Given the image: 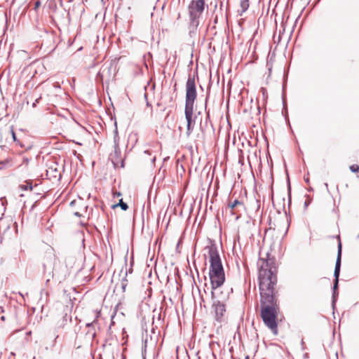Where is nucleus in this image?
Instances as JSON below:
<instances>
[{"label":"nucleus","instance_id":"1","mask_svg":"<svg viewBox=\"0 0 359 359\" xmlns=\"http://www.w3.org/2000/svg\"><path fill=\"white\" fill-rule=\"evenodd\" d=\"M260 294V316L264 325L275 335L278 334V316L280 313L278 290L262 291Z\"/></svg>","mask_w":359,"mask_h":359},{"label":"nucleus","instance_id":"2","mask_svg":"<svg viewBox=\"0 0 359 359\" xmlns=\"http://www.w3.org/2000/svg\"><path fill=\"white\" fill-rule=\"evenodd\" d=\"M257 265L259 270V292L278 290L277 288L278 264L276 257L267 252L265 257H259Z\"/></svg>","mask_w":359,"mask_h":359},{"label":"nucleus","instance_id":"3","mask_svg":"<svg viewBox=\"0 0 359 359\" xmlns=\"http://www.w3.org/2000/svg\"><path fill=\"white\" fill-rule=\"evenodd\" d=\"M205 256H208L210 262L209 277L211 283V295L214 298L215 290L225 281V274L218 248L213 241L204 248Z\"/></svg>","mask_w":359,"mask_h":359},{"label":"nucleus","instance_id":"4","mask_svg":"<svg viewBox=\"0 0 359 359\" xmlns=\"http://www.w3.org/2000/svg\"><path fill=\"white\" fill-rule=\"evenodd\" d=\"M205 0H191L188 5L189 23L188 26L189 35L196 34L199 25V18L205 10Z\"/></svg>","mask_w":359,"mask_h":359},{"label":"nucleus","instance_id":"5","mask_svg":"<svg viewBox=\"0 0 359 359\" xmlns=\"http://www.w3.org/2000/svg\"><path fill=\"white\" fill-rule=\"evenodd\" d=\"M196 97L195 75L189 74L186 83L185 107H194Z\"/></svg>","mask_w":359,"mask_h":359},{"label":"nucleus","instance_id":"6","mask_svg":"<svg viewBox=\"0 0 359 359\" xmlns=\"http://www.w3.org/2000/svg\"><path fill=\"white\" fill-rule=\"evenodd\" d=\"M119 137L118 135L117 130H115V135L114 137V153L110 154V159L115 168L124 167V160L121 157V151L118 144Z\"/></svg>","mask_w":359,"mask_h":359},{"label":"nucleus","instance_id":"7","mask_svg":"<svg viewBox=\"0 0 359 359\" xmlns=\"http://www.w3.org/2000/svg\"><path fill=\"white\" fill-rule=\"evenodd\" d=\"M194 107H185L184 114L187 120V135L189 137L191 134L195 123L196 117H193Z\"/></svg>","mask_w":359,"mask_h":359},{"label":"nucleus","instance_id":"8","mask_svg":"<svg viewBox=\"0 0 359 359\" xmlns=\"http://www.w3.org/2000/svg\"><path fill=\"white\" fill-rule=\"evenodd\" d=\"M227 208L231 209V214L235 215L236 219H238L241 216V211L245 209V205L242 201L238 199H235L233 201L229 200Z\"/></svg>","mask_w":359,"mask_h":359},{"label":"nucleus","instance_id":"9","mask_svg":"<svg viewBox=\"0 0 359 359\" xmlns=\"http://www.w3.org/2000/svg\"><path fill=\"white\" fill-rule=\"evenodd\" d=\"M114 70V68L112 64L104 65L100 68L97 74V76L100 77L102 80L104 79L109 80L114 76V73H113Z\"/></svg>","mask_w":359,"mask_h":359},{"label":"nucleus","instance_id":"10","mask_svg":"<svg viewBox=\"0 0 359 359\" xmlns=\"http://www.w3.org/2000/svg\"><path fill=\"white\" fill-rule=\"evenodd\" d=\"M213 304L212 306L215 309V318L217 321H222L224 315L226 312V306L224 302H220L217 299H215V297L212 298Z\"/></svg>","mask_w":359,"mask_h":359},{"label":"nucleus","instance_id":"11","mask_svg":"<svg viewBox=\"0 0 359 359\" xmlns=\"http://www.w3.org/2000/svg\"><path fill=\"white\" fill-rule=\"evenodd\" d=\"M337 238L339 239V242H338V245H337V257L335 268H334V278H339V274H340L341 262L342 246H341V243L339 236H338Z\"/></svg>","mask_w":359,"mask_h":359},{"label":"nucleus","instance_id":"12","mask_svg":"<svg viewBox=\"0 0 359 359\" xmlns=\"http://www.w3.org/2000/svg\"><path fill=\"white\" fill-rule=\"evenodd\" d=\"M57 167L58 165L54 163L46 170V175L50 180H60L61 178V172Z\"/></svg>","mask_w":359,"mask_h":359},{"label":"nucleus","instance_id":"13","mask_svg":"<svg viewBox=\"0 0 359 359\" xmlns=\"http://www.w3.org/2000/svg\"><path fill=\"white\" fill-rule=\"evenodd\" d=\"M97 320H95L90 323H87L86 326L88 327V331L86 334L90 337L92 339H94L96 335L95 332V326L97 325Z\"/></svg>","mask_w":359,"mask_h":359},{"label":"nucleus","instance_id":"14","mask_svg":"<svg viewBox=\"0 0 359 359\" xmlns=\"http://www.w3.org/2000/svg\"><path fill=\"white\" fill-rule=\"evenodd\" d=\"M43 260H46L47 262L43 264L45 271L49 269L51 270L53 262L55 260V257L54 255L48 254L45 256Z\"/></svg>","mask_w":359,"mask_h":359},{"label":"nucleus","instance_id":"15","mask_svg":"<svg viewBox=\"0 0 359 359\" xmlns=\"http://www.w3.org/2000/svg\"><path fill=\"white\" fill-rule=\"evenodd\" d=\"M250 6L249 0H241L240 2V8L241 10L238 11L240 16H242L243 14L248 9Z\"/></svg>","mask_w":359,"mask_h":359},{"label":"nucleus","instance_id":"16","mask_svg":"<svg viewBox=\"0 0 359 359\" xmlns=\"http://www.w3.org/2000/svg\"><path fill=\"white\" fill-rule=\"evenodd\" d=\"M118 206H120L121 208L123 210H127L128 208V205H127V203H126L125 202L123 201V199H121L118 202V203H116V204H114L111 206V208L113 209L116 208V207Z\"/></svg>","mask_w":359,"mask_h":359},{"label":"nucleus","instance_id":"17","mask_svg":"<svg viewBox=\"0 0 359 359\" xmlns=\"http://www.w3.org/2000/svg\"><path fill=\"white\" fill-rule=\"evenodd\" d=\"M9 133H11L13 141L15 142L17 144H18L21 147H23L24 146L17 139V137H16V135H15V133L14 131V128H13V126L10 127Z\"/></svg>","mask_w":359,"mask_h":359},{"label":"nucleus","instance_id":"18","mask_svg":"<svg viewBox=\"0 0 359 359\" xmlns=\"http://www.w3.org/2000/svg\"><path fill=\"white\" fill-rule=\"evenodd\" d=\"M6 313V309H4V306H0V314H2L1 316H0V319L2 320V321H5L6 320V318H8L10 315H8V313L6 315H4V313Z\"/></svg>","mask_w":359,"mask_h":359},{"label":"nucleus","instance_id":"19","mask_svg":"<svg viewBox=\"0 0 359 359\" xmlns=\"http://www.w3.org/2000/svg\"><path fill=\"white\" fill-rule=\"evenodd\" d=\"M350 170L353 172H359V166L358 165H352L350 166Z\"/></svg>","mask_w":359,"mask_h":359},{"label":"nucleus","instance_id":"20","mask_svg":"<svg viewBox=\"0 0 359 359\" xmlns=\"http://www.w3.org/2000/svg\"><path fill=\"white\" fill-rule=\"evenodd\" d=\"M339 285V278H334L333 284V290H337Z\"/></svg>","mask_w":359,"mask_h":359},{"label":"nucleus","instance_id":"21","mask_svg":"<svg viewBox=\"0 0 359 359\" xmlns=\"http://www.w3.org/2000/svg\"><path fill=\"white\" fill-rule=\"evenodd\" d=\"M338 294V292H337V290H333V294H332V304L334 303V302L336 301L335 300V297L336 295Z\"/></svg>","mask_w":359,"mask_h":359},{"label":"nucleus","instance_id":"22","mask_svg":"<svg viewBox=\"0 0 359 359\" xmlns=\"http://www.w3.org/2000/svg\"><path fill=\"white\" fill-rule=\"evenodd\" d=\"M67 314H65V316L63 317L62 323L60 325V327L64 325V322H67Z\"/></svg>","mask_w":359,"mask_h":359},{"label":"nucleus","instance_id":"23","mask_svg":"<svg viewBox=\"0 0 359 359\" xmlns=\"http://www.w3.org/2000/svg\"><path fill=\"white\" fill-rule=\"evenodd\" d=\"M41 6V2L39 1H36L35 2V8L36 9L37 8H39V6Z\"/></svg>","mask_w":359,"mask_h":359},{"label":"nucleus","instance_id":"24","mask_svg":"<svg viewBox=\"0 0 359 359\" xmlns=\"http://www.w3.org/2000/svg\"><path fill=\"white\" fill-rule=\"evenodd\" d=\"M310 203H311L310 201H308V200L305 201V202H304V207L307 208L308 205L310 204Z\"/></svg>","mask_w":359,"mask_h":359},{"label":"nucleus","instance_id":"25","mask_svg":"<svg viewBox=\"0 0 359 359\" xmlns=\"http://www.w3.org/2000/svg\"><path fill=\"white\" fill-rule=\"evenodd\" d=\"M144 154L150 156L151 154V152L149 150H145Z\"/></svg>","mask_w":359,"mask_h":359},{"label":"nucleus","instance_id":"26","mask_svg":"<svg viewBox=\"0 0 359 359\" xmlns=\"http://www.w3.org/2000/svg\"><path fill=\"white\" fill-rule=\"evenodd\" d=\"M40 98H41V97H39V99H36V100H35V102H34V103H33V104H32V106H33V107H36V103L39 102V100Z\"/></svg>","mask_w":359,"mask_h":359},{"label":"nucleus","instance_id":"27","mask_svg":"<svg viewBox=\"0 0 359 359\" xmlns=\"http://www.w3.org/2000/svg\"><path fill=\"white\" fill-rule=\"evenodd\" d=\"M121 287H122L123 291L124 292V291H125V288H126V284H125V283H122V286H121Z\"/></svg>","mask_w":359,"mask_h":359},{"label":"nucleus","instance_id":"28","mask_svg":"<svg viewBox=\"0 0 359 359\" xmlns=\"http://www.w3.org/2000/svg\"><path fill=\"white\" fill-rule=\"evenodd\" d=\"M291 201V199H290V186L289 185V203H290Z\"/></svg>","mask_w":359,"mask_h":359},{"label":"nucleus","instance_id":"29","mask_svg":"<svg viewBox=\"0 0 359 359\" xmlns=\"http://www.w3.org/2000/svg\"><path fill=\"white\" fill-rule=\"evenodd\" d=\"M151 162L154 163L156 161V156H154L151 159Z\"/></svg>","mask_w":359,"mask_h":359},{"label":"nucleus","instance_id":"30","mask_svg":"<svg viewBox=\"0 0 359 359\" xmlns=\"http://www.w3.org/2000/svg\"><path fill=\"white\" fill-rule=\"evenodd\" d=\"M116 196H121V193H120V192H116Z\"/></svg>","mask_w":359,"mask_h":359},{"label":"nucleus","instance_id":"31","mask_svg":"<svg viewBox=\"0 0 359 359\" xmlns=\"http://www.w3.org/2000/svg\"><path fill=\"white\" fill-rule=\"evenodd\" d=\"M74 215H76V216H80L79 212H75Z\"/></svg>","mask_w":359,"mask_h":359},{"label":"nucleus","instance_id":"32","mask_svg":"<svg viewBox=\"0 0 359 359\" xmlns=\"http://www.w3.org/2000/svg\"><path fill=\"white\" fill-rule=\"evenodd\" d=\"M209 118V114L208 113L207 114V118H206V121Z\"/></svg>","mask_w":359,"mask_h":359}]
</instances>
